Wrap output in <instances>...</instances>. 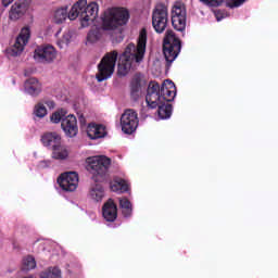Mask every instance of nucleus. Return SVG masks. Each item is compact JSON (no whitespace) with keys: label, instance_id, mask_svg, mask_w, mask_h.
<instances>
[{"label":"nucleus","instance_id":"obj_18","mask_svg":"<svg viewBox=\"0 0 278 278\" xmlns=\"http://www.w3.org/2000/svg\"><path fill=\"white\" fill-rule=\"evenodd\" d=\"M142 97V76L136 74L130 83V99L138 101Z\"/></svg>","mask_w":278,"mask_h":278},{"label":"nucleus","instance_id":"obj_10","mask_svg":"<svg viewBox=\"0 0 278 278\" xmlns=\"http://www.w3.org/2000/svg\"><path fill=\"white\" fill-rule=\"evenodd\" d=\"M121 127L124 134L131 135L138 129V113L128 109L121 116Z\"/></svg>","mask_w":278,"mask_h":278},{"label":"nucleus","instance_id":"obj_2","mask_svg":"<svg viewBox=\"0 0 278 278\" xmlns=\"http://www.w3.org/2000/svg\"><path fill=\"white\" fill-rule=\"evenodd\" d=\"M144 53H147V30L142 29L137 46L129 43L119 56L117 75L125 77L131 71L134 64H140L144 60Z\"/></svg>","mask_w":278,"mask_h":278},{"label":"nucleus","instance_id":"obj_22","mask_svg":"<svg viewBox=\"0 0 278 278\" xmlns=\"http://www.w3.org/2000/svg\"><path fill=\"white\" fill-rule=\"evenodd\" d=\"M41 142L43 147H49L50 149H54L59 144H62V137L58 132H46L41 137Z\"/></svg>","mask_w":278,"mask_h":278},{"label":"nucleus","instance_id":"obj_17","mask_svg":"<svg viewBox=\"0 0 278 278\" xmlns=\"http://www.w3.org/2000/svg\"><path fill=\"white\" fill-rule=\"evenodd\" d=\"M102 216L108 223H114L118 216V208L112 199L104 203L102 207Z\"/></svg>","mask_w":278,"mask_h":278},{"label":"nucleus","instance_id":"obj_24","mask_svg":"<svg viewBox=\"0 0 278 278\" xmlns=\"http://www.w3.org/2000/svg\"><path fill=\"white\" fill-rule=\"evenodd\" d=\"M112 192H117L122 194L123 192L129 191V184L123 178H115L114 181L111 182Z\"/></svg>","mask_w":278,"mask_h":278},{"label":"nucleus","instance_id":"obj_7","mask_svg":"<svg viewBox=\"0 0 278 278\" xmlns=\"http://www.w3.org/2000/svg\"><path fill=\"white\" fill-rule=\"evenodd\" d=\"M168 25V8L157 4L152 13V26L156 34H164Z\"/></svg>","mask_w":278,"mask_h":278},{"label":"nucleus","instance_id":"obj_21","mask_svg":"<svg viewBox=\"0 0 278 278\" xmlns=\"http://www.w3.org/2000/svg\"><path fill=\"white\" fill-rule=\"evenodd\" d=\"M47 108H49V110H53V108H55V102L52 100H42L37 103L34 109L35 116H37V118H45L48 114Z\"/></svg>","mask_w":278,"mask_h":278},{"label":"nucleus","instance_id":"obj_6","mask_svg":"<svg viewBox=\"0 0 278 278\" xmlns=\"http://www.w3.org/2000/svg\"><path fill=\"white\" fill-rule=\"evenodd\" d=\"M181 51V41L173 30H167L163 40V53L166 62L173 64Z\"/></svg>","mask_w":278,"mask_h":278},{"label":"nucleus","instance_id":"obj_29","mask_svg":"<svg viewBox=\"0 0 278 278\" xmlns=\"http://www.w3.org/2000/svg\"><path fill=\"white\" fill-rule=\"evenodd\" d=\"M71 38H73V36L71 35V31H65L62 35V37L56 41L59 49H66V47L71 45Z\"/></svg>","mask_w":278,"mask_h":278},{"label":"nucleus","instance_id":"obj_28","mask_svg":"<svg viewBox=\"0 0 278 278\" xmlns=\"http://www.w3.org/2000/svg\"><path fill=\"white\" fill-rule=\"evenodd\" d=\"M40 278H62V270L58 267H49L40 273Z\"/></svg>","mask_w":278,"mask_h":278},{"label":"nucleus","instance_id":"obj_32","mask_svg":"<svg viewBox=\"0 0 278 278\" xmlns=\"http://www.w3.org/2000/svg\"><path fill=\"white\" fill-rule=\"evenodd\" d=\"M36 268V258L34 256L28 255L23 258V269L24 270H34Z\"/></svg>","mask_w":278,"mask_h":278},{"label":"nucleus","instance_id":"obj_15","mask_svg":"<svg viewBox=\"0 0 278 278\" xmlns=\"http://www.w3.org/2000/svg\"><path fill=\"white\" fill-rule=\"evenodd\" d=\"M161 97L164 103H170L177 97V87L173 80H164L160 87Z\"/></svg>","mask_w":278,"mask_h":278},{"label":"nucleus","instance_id":"obj_27","mask_svg":"<svg viewBox=\"0 0 278 278\" xmlns=\"http://www.w3.org/2000/svg\"><path fill=\"white\" fill-rule=\"evenodd\" d=\"M119 207L125 218H129V216H131L134 208L131 207V202L127 198L119 199Z\"/></svg>","mask_w":278,"mask_h":278},{"label":"nucleus","instance_id":"obj_5","mask_svg":"<svg viewBox=\"0 0 278 278\" xmlns=\"http://www.w3.org/2000/svg\"><path fill=\"white\" fill-rule=\"evenodd\" d=\"M118 60V52L112 51L106 53L101 62L98 64V74L96 75V79L98 81H105V79H110L112 75H114V70L116 68V61Z\"/></svg>","mask_w":278,"mask_h":278},{"label":"nucleus","instance_id":"obj_26","mask_svg":"<svg viewBox=\"0 0 278 278\" xmlns=\"http://www.w3.org/2000/svg\"><path fill=\"white\" fill-rule=\"evenodd\" d=\"M53 160H66L68 157V149L60 143L55 148H52Z\"/></svg>","mask_w":278,"mask_h":278},{"label":"nucleus","instance_id":"obj_25","mask_svg":"<svg viewBox=\"0 0 278 278\" xmlns=\"http://www.w3.org/2000/svg\"><path fill=\"white\" fill-rule=\"evenodd\" d=\"M156 108H159L157 115L161 121H166L173 114V105L168 104V102L159 104Z\"/></svg>","mask_w":278,"mask_h":278},{"label":"nucleus","instance_id":"obj_31","mask_svg":"<svg viewBox=\"0 0 278 278\" xmlns=\"http://www.w3.org/2000/svg\"><path fill=\"white\" fill-rule=\"evenodd\" d=\"M99 40H101V29H91L87 35V41L90 42V45H94V42H99Z\"/></svg>","mask_w":278,"mask_h":278},{"label":"nucleus","instance_id":"obj_4","mask_svg":"<svg viewBox=\"0 0 278 278\" xmlns=\"http://www.w3.org/2000/svg\"><path fill=\"white\" fill-rule=\"evenodd\" d=\"M87 170L93 175L94 181H101L105 175H108V170H110V165L112 164V160L108 156H90L86 160Z\"/></svg>","mask_w":278,"mask_h":278},{"label":"nucleus","instance_id":"obj_23","mask_svg":"<svg viewBox=\"0 0 278 278\" xmlns=\"http://www.w3.org/2000/svg\"><path fill=\"white\" fill-rule=\"evenodd\" d=\"M103 197H105V190L103 189V186L99 184L91 186L89 190V199H91V201L99 203L100 201H103Z\"/></svg>","mask_w":278,"mask_h":278},{"label":"nucleus","instance_id":"obj_37","mask_svg":"<svg viewBox=\"0 0 278 278\" xmlns=\"http://www.w3.org/2000/svg\"><path fill=\"white\" fill-rule=\"evenodd\" d=\"M47 164V161L41 162V166H45Z\"/></svg>","mask_w":278,"mask_h":278},{"label":"nucleus","instance_id":"obj_19","mask_svg":"<svg viewBox=\"0 0 278 278\" xmlns=\"http://www.w3.org/2000/svg\"><path fill=\"white\" fill-rule=\"evenodd\" d=\"M87 135L90 140H98L108 136V129L101 124H89L87 127Z\"/></svg>","mask_w":278,"mask_h":278},{"label":"nucleus","instance_id":"obj_9","mask_svg":"<svg viewBox=\"0 0 278 278\" xmlns=\"http://www.w3.org/2000/svg\"><path fill=\"white\" fill-rule=\"evenodd\" d=\"M29 38H31V29L29 28V26H25L21 29V33L17 36L14 45L10 48V55H13L14 58L21 55V53L25 51V47H27Z\"/></svg>","mask_w":278,"mask_h":278},{"label":"nucleus","instance_id":"obj_30","mask_svg":"<svg viewBox=\"0 0 278 278\" xmlns=\"http://www.w3.org/2000/svg\"><path fill=\"white\" fill-rule=\"evenodd\" d=\"M64 118H66V111L64 109L55 111L50 116L51 123H54L55 125H58V123L62 124V121H64Z\"/></svg>","mask_w":278,"mask_h":278},{"label":"nucleus","instance_id":"obj_8","mask_svg":"<svg viewBox=\"0 0 278 278\" xmlns=\"http://www.w3.org/2000/svg\"><path fill=\"white\" fill-rule=\"evenodd\" d=\"M55 58H58V50L51 45L39 46L34 51V60L39 64H51Z\"/></svg>","mask_w":278,"mask_h":278},{"label":"nucleus","instance_id":"obj_13","mask_svg":"<svg viewBox=\"0 0 278 278\" xmlns=\"http://www.w3.org/2000/svg\"><path fill=\"white\" fill-rule=\"evenodd\" d=\"M146 103L148 108H151V110H155L157 105H162V103H164V99L162 98V93L160 92V84H149L148 93L146 96Z\"/></svg>","mask_w":278,"mask_h":278},{"label":"nucleus","instance_id":"obj_35","mask_svg":"<svg viewBox=\"0 0 278 278\" xmlns=\"http://www.w3.org/2000/svg\"><path fill=\"white\" fill-rule=\"evenodd\" d=\"M232 5L231 8H240V5H242V3H244V1L247 0H230Z\"/></svg>","mask_w":278,"mask_h":278},{"label":"nucleus","instance_id":"obj_33","mask_svg":"<svg viewBox=\"0 0 278 278\" xmlns=\"http://www.w3.org/2000/svg\"><path fill=\"white\" fill-rule=\"evenodd\" d=\"M200 1L205 5H211L212 8H218V5H220L224 0H200Z\"/></svg>","mask_w":278,"mask_h":278},{"label":"nucleus","instance_id":"obj_1","mask_svg":"<svg viewBox=\"0 0 278 278\" xmlns=\"http://www.w3.org/2000/svg\"><path fill=\"white\" fill-rule=\"evenodd\" d=\"M86 0H79L76 2L68 12V7H61L55 10L53 21L56 24L64 23L66 18L75 21L80 18L81 27H89L90 23L97 18L99 14V4L97 2H90L88 5Z\"/></svg>","mask_w":278,"mask_h":278},{"label":"nucleus","instance_id":"obj_11","mask_svg":"<svg viewBox=\"0 0 278 278\" xmlns=\"http://www.w3.org/2000/svg\"><path fill=\"white\" fill-rule=\"evenodd\" d=\"M58 184L65 192H75L79 186V176L75 172H67L58 178Z\"/></svg>","mask_w":278,"mask_h":278},{"label":"nucleus","instance_id":"obj_14","mask_svg":"<svg viewBox=\"0 0 278 278\" xmlns=\"http://www.w3.org/2000/svg\"><path fill=\"white\" fill-rule=\"evenodd\" d=\"M61 127L65 136L68 138H75L79 131V128L77 127V117L73 114L65 115L61 123Z\"/></svg>","mask_w":278,"mask_h":278},{"label":"nucleus","instance_id":"obj_34","mask_svg":"<svg viewBox=\"0 0 278 278\" xmlns=\"http://www.w3.org/2000/svg\"><path fill=\"white\" fill-rule=\"evenodd\" d=\"M225 16H227V14L223 13V11L218 10L215 11V17L218 22H220L222 20L225 18Z\"/></svg>","mask_w":278,"mask_h":278},{"label":"nucleus","instance_id":"obj_16","mask_svg":"<svg viewBox=\"0 0 278 278\" xmlns=\"http://www.w3.org/2000/svg\"><path fill=\"white\" fill-rule=\"evenodd\" d=\"M27 10H29V4L25 0H18L11 7L9 16L11 21H18V18L25 16Z\"/></svg>","mask_w":278,"mask_h":278},{"label":"nucleus","instance_id":"obj_12","mask_svg":"<svg viewBox=\"0 0 278 278\" xmlns=\"http://www.w3.org/2000/svg\"><path fill=\"white\" fill-rule=\"evenodd\" d=\"M172 25L176 31L186 29V7L181 3H176L172 9Z\"/></svg>","mask_w":278,"mask_h":278},{"label":"nucleus","instance_id":"obj_3","mask_svg":"<svg viewBox=\"0 0 278 278\" xmlns=\"http://www.w3.org/2000/svg\"><path fill=\"white\" fill-rule=\"evenodd\" d=\"M129 21V11L125 8H113L104 13L102 18V27L108 31L116 29L123 25H127Z\"/></svg>","mask_w":278,"mask_h":278},{"label":"nucleus","instance_id":"obj_36","mask_svg":"<svg viewBox=\"0 0 278 278\" xmlns=\"http://www.w3.org/2000/svg\"><path fill=\"white\" fill-rule=\"evenodd\" d=\"M14 0H2V5H4V8H8V5H10Z\"/></svg>","mask_w":278,"mask_h":278},{"label":"nucleus","instance_id":"obj_20","mask_svg":"<svg viewBox=\"0 0 278 278\" xmlns=\"http://www.w3.org/2000/svg\"><path fill=\"white\" fill-rule=\"evenodd\" d=\"M24 90L26 94H30L31 97H38V94L42 92V85L36 78H28L24 83Z\"/></svg>","mask_w":278,"mask_h":278}]
</instances>
